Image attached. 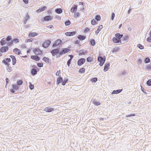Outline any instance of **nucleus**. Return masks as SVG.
Wrapping results in <instances>:
<instances>
[{
  "label": "nucleus",
  "mask_w": 151,
  "mask_h": 151,
  "mask_svg": "<svg viewBox=\"0 0 151 151\" xmlns=\"http://www.w3.org/2000/svg\"><path fill=\"white\" fill-rule=\"evenodd\" d=\"M69 52V50L67 48H62L60 49L57 48L52 50L50 51V53L52 56L56 55V58H58Z\"/></svg>",
  "instance_id": "f257e3e1"
},
{
  "label": "nucleus",
  "mask_w": 151,
  "mask_h": 151,
  "mask_svg": "<svg viewBox=\"0 0 151 151\" xmlns=\"http://www.w3.org/2000/svg\"><path fill=\"white\" fill-rule=\"evenodd\" d=\"M115 37L112 38L113 41L115 43H119V45L122 44L121 38L123 36L122 34H120L119 33H116L115 35Z\"/></svg>",
  "instance_id": "f03ea898"
},
{
  "label": "nucleus",
  "mask_w": 151,
  "mask_h": 151,
  "mask_svg": "<svg viewBox=\"0 0 151 151\" xmlns=\"http://www.w3.org/2000/svg\"><path fill=\"white\" fill-rule=\"evenodd\" d=\"M106 60V58L104 56L102 57L100 56V54H99V55L98 57L97 60L100 63L99 65L101 66H103Z\"/></svg>",
  "instance_id": "7ed1b4c3"
},
{
  "label": "nucleus",
  "mask_w": 151,
  "mask_h": 151,
  "mask_svg": "<svg viewBox=\"0 0 151 151\" xmlns=\"http://www.w3.org/2000/svg\"><path fill=\"white\" fill-rule=\"evenodd\" d=\"M62 41L60 39H58L56 40L53 44L52 45V47L53 48L55 47L58 46L60 47V45L61 44Z\"/></svg>",
  "instance_id": "20e7f679"
},
{
  "label": "nucleus",
  "mask_w": 151,
  "mask_h": 151,
  "mask_svg": "<svg viewBox=\"0 0 151 151\" xmlns=\"http://www.w3.org/2000/svg\"><path fill=\"white\" fill-rule=\"evenodd\" d=\"M51 43V41L49 40H46L42 44V47L44 48H47L48 47Z\"/></svg>",
  "instance_id": "39448f33"
},
{
  "label": "nucleus",
  "mask_w": 151,
  "mask_h": 151,
  "mask_svg": "<svg viewBox=\"0 0 151 151\" xmlns=\"http://www.w3.org/2000/svg\"><path fill=\"white\" fill-rule=\"evenodd\" d=\"M126 74L127 72L125 70H121L119 73L118 76L119 77L124 78L126 76Z\"/></svg>",
  "instance_id": "423d86ee"
},
{
  "label": "nucleus",
  "mask_w": 151,
  "mask_h": 151,
  "mask_svg": "<svg viewBox=\"0 0 151 151\" xmlns=\"http://www.w3.org/2000/svg\"><path fill=\"white\" fill-rule=\"evenodd\" d=\"M13 89L10 90L11 92L13 93H14L15 92V90H18L19 88V86L16 84H13L12 86Z\"/></svg>",
  "instance_id": "0eeeda50"
},
{
  "label": "nucleus",
  "mask_w": 151,
  "mask_h": 151,
  "mask_svg": "<svg viewBox=\"0 0 151 151\" xmlns=\"http://www.w3.org/2000/svg\"><path fill=\"white\" fill-rule=\"evenodd\" d=\"M14 42L16 43H18L19 42V40L18 38H14L13 40H12L9 42H7V45L9 46H11L12 45Z\"/></svg>",
  "instance_id": "6e6552de"
},
{
  "label": "nucleus",
  "mask_w": 151,
  "mask_h": 151,
  "mask_svg": "<svg viewBox=\"0 0 151 151\" xmlns=\"http://www.w3.org/2000/svg\"><path fill=\"white\" fill-rule=\"evenodd\" d=\"M86 61V59L83 58H80L78 61L77 64L78 66H81L83 65Z\"/></svg>",
  "instance_id": "1a4fd4ad"
},
{
  "label": "nucleus",
  "mask_w": 151,
  "mask_h": 151,
  "mask_svg": "<svg viewBox=\"0 0 151 151\" xmlns=\"http://www.w3.org/2000/svg\"><path fill=\"white\" fill-rule=\"evenodd\" d=\"M33 52L36 54L41 55L42 54L43 51L41 50L38 48H36L33 50Z\"/></svg>",
  "instance_id": "9d476101"
},
{
  "label": "nucleus",
  "mask_w": 151,
  "mask_h": 151,
  "mask_svg": "<svg viewBox=\"0 0 151 151\" xmlns=\"http://www.w3.org/2000/svg\"><path fill=\"white\" fill-rule=\"evenodd\" d=\"M54 108L49 106L45 107L44 109V111L47 112H51L54 111Z\"/></svg>",
  "instance_id": "9b49d317"
},
{
  "label": "nucleus",
  "mask_w": 151,
  "mask_h": 151,
  "mask_svg": "<svg viewBox=\"0 0 151 151\" xmlns=\"http://www.w3.org/2000/svg\"><path fill=\"white\" fill-rule=\"evenodd\" d=\"M52 17L49 15L46 16L43 18L42 20L45 21H48L49 20H52Z\"/></svg>",
  "instance_id": "f8f14e48"
},
{
  "label": "nucleus",
  "mask_w": 151,
  "mask_h": 151,
  "mask_svg": "<svg viewBox=\"0 0 151 151\" xmlns=\"http://www.w3.org/2000/svg\"><path fill=\"white\" fill-rule=\"evenodd\" d=\"M9 50V47L7 46H3L0 49V52H4L7 51Z\"/></svg>",
  "instance_id": "ddd939ff"
},
{
  "label": "nucleus",
  "mask_w": 151,
  "mask_h": 151,
  "mask_svg": "<svg viewBox=\"0 0 151 151\" xmlns=\"http://www.w3.org/2000/svg\"><path fill=\"white\" fill-rule=\"evenodd\" d=\"M76 33V31H73L71 32H67L65 33V35L67 36H71L75 35Z\"/></svg>",
  "instance_id": "4468645a"
},
{
  "label": "nucleus",
  "mask_w": 151,
  "mask_h": 151,
  "mask_svg": "<svg viewBox=\"0 0 151 151\" xmlns=\"http://www.w3.org/2000/svg\"><path fill=\"white\" fill-rule=\"evenodd\" d=\"M30 58L31 59L36 61H39L40 59V57L37 55H31L30 56Z\"/></svg>",
  "instance_id": "2eb2a0df"
},
{
  "label": "nucleus",
  "mask_w": 151,
  "mask_h": 151,
  "mask_svg": "<svg viewBox=\"0 0 151 151\" xmlns=\"http://www.w3.org/2000/svg\"><path fill=\"white\" fill-rule=\"evenodd\" d=\"M47 8V7L46 6H44L37 10L36 12L37 13H40L45 10Z\"/></svg>",
  "instance_id": "dca6fc26"
},
{
  "label": "nucleus",
  "mask_w": 151,
  "mask_h": 151,
  "mask_svg": "<svg viewBox=\"0 0 151 151\" xmlns=\"http://www.w3.org/2000/svg\"><path fill=\"white\" fill-rule=\"evenodd\" d=\"M77 6L76 5H73L70 9L71 12L73 13H75L77 11Z\"/></svg>",
  "instance_id": "f3484780"
},
{
  "label": "nucleus",
  "mask_w": 151,
  "mask_h": 151,
  "mask_svg": "<svg viewBox=\"0 0 151 151\" xmlns=\"http://www.w3.org/2000/svg\"><path fill=\"white\" fill-rule=\"evenodd\" d=\"M13 51L18 55H19L21 54V50L17 48H14L13 50Z\"/></svg>",
  "instance_id": "a211bd4d"
},
{
  "label": "nucleus",
  "mask_w": 151,
  "mask_h": 151,
  "mask_svg": "<svg viewBox=\"0 0 151 151\" xmlns=\"http://www.w3.org/2000/svg\"><path fill=\"white\" fill-rule=\"evenodd\" d=\"M109 66H110L109 63H106L105 64V65L104 66V72L107 71L109 69Z\"/></svg>",
  "instance_id": "6ab92c4d"
},
{
  "label": "nucleus",
  "mask_w": 151,
  "mask_h": 151,
  "mask_svg": "<svg viewBox=\"0 0 151 151\" xmlns=\"http://www.w3.org/2000/svg\"><path fill=\"white\" fill-rule=\"evenodd\" d=\"M63 81V78L61 76L58 77L57 80L56 84L58 85Z\"/></svg>",
  "instance_id": "aec40b11"
},
{
  "label": "nucleus",
  "mask_w": 151,
  "mask_h": 151,
  "mask_svg": "<svg viewBox=\"0 0 151 151\" xmlns=\"http://www.w3.org/2000/svg\"><path fill=\"white\" fill-rule=\"evenodd\" d=\"M30 73L32 76H34L37 74V71L35 69L33 68L31 70Z\"/></svg>",
  "instance_id": "412c9836"
},
{
  "label": "nucleus",
  "mask_w": 151,
  "mask_h": 151,
  "mask_svg": "<svg viewBox=\"0 0 151 151\" xmlns=\"http://www.w3.org/2000/svg\"><path fill=\"white\" fill-rule=\"evenodd\" d=\"M122 89H118L116 90H114L112 92V94H116L121 93L122 91Z\"/></svg>",
  "instance_id": "4be33fe9"
},
{
  "label": "nucleus",
  "mask_w": 151,
  "mask_h": 151,
  "mask_svg": "<svg viewBox=\"0 0 151 151\" xmlns=\"http://www.w3.org/2000/svg\"><path fill=\"white\" fill-rule=\"evenodd\" d=\"M77 38L80 40H83L86 38V36L82 35H79L77 36Z\"/></svg>",
  "instance_id": "5701e85b"
},
{
  "label": "nucleus",
  "mask_w": 151,
  "mask_h": 151,
  "mask_svg": "<svg viewBox=\"0 0 151 151\" xmlns=\"http://www.w3.org/2000/svg\"><path fill=\"white\" fill-rule=\"evenodd\" d=\"M103 28V26L101 25H100L99 26L97 30L95 31V33L96 35H97L99 33V32Z\"/></svg>",
  "instance_id": "b1692460"
},
{
  "label": "nucleus",
  "mask_w": 151,
  "mask_h": 151,
  "mask_svg": "<svg viewBox=\"0 0 151 151\" xmlns=\"http://www.w3.org/2000/svg\"><path fill=\"white\" fill-rule=\"evenodd\" d=\"M0 44L1 46H4L6 43V41L5 38H3L0 42Z\"/></svg>",
  "instance_id": "393cba45"
},
{
  "label": "nucleus",
  "mask_w": 151,
  "mask_h": 151,
  "mask_svg": "<svg viewBox=\"0 0 151 151\" xmlns=\"http://www.w3.org/2000/svg\"><path fill=\"white\" fill-rule=\"evenodd\" d=\"M42 60L47 63H49L50 61H51L49 58L45 57H44Z\"/></svg>",
  "instance_id": "a878e982"
},
{
  "label": "nucleus",
  "mask_w": 151,
  "mask_h": 151,
  "mask_svg": "<svg viewBox=\"0 0 151 151\" xmlns=\"http://www.w3.org/2000/svg\"><path fill=\"white\" fill-rule=\"evenodd\" d=\"M29 18V16L28 13L27 14L24 19V24H25Z\"/></svg>",
  "instance_id": "bb28decb"
},
{
  "label": "nucleus",
  "mask_w": 151,
  "mask_h": 151,
  "mask_svg": "<svg viewBox=\"0 0 151 151\" xmlns=\"http://www.w3.org/2000/svg\"><path fill=\"white\" fill-rule=\"evenodd\" d=\"M55 12L58 14H60L63 12V9L61 8H57L55 9Z\"/></svg>",
  "instance_id": "cd10ccee"
},
{
  "label": "nucleus",
  "mask_w": 151,
  "mask_h": 151,
  "mask_svg": "<svg viewBox=\"0 0 151 151\" xmlns=\"http://www.w3.org/2000/svg\"><path fill=\"white\" fill-rule=\"evenodd\" d=\"M68 78H65L63 80L62 85L63 86H65L66 83L68 82Z\"/></svg>",
  "instance_id": "c85d7f7f"
},
{
  "label": "nucleus",
  "mask_w": 151,
  "mask_h": 151,
  "mask_svg": "<svg viewBox=\"0 0 151 151\" xmlns=\"http://www.w3.org/2000/svg\"><path fill=\"white\" fill-rule=\"evenodd\" d=\"M6 40L7 43V42H9L11 40H12V37L11 36L9 35L6 38H5Z\"/></svg>",
  "instance_id": "c756f323"
},
{
  "label": "nucleus",
  "mask_w": 151,
  "mask_h": 151,
  "mask_svg": "<svg viewBox=\"0 0 151 151\" xmlns=\"http://www.w3.org/2000/svg\"><path fill=\"white\" fill-rule=\"evenodd\" d=\"M38 35L37 33L35 32H30L29 33V36L34 37Z\"/></svg>",
  "instance_id": "7c9ffc66"
},
{
  "label": "nucleus",
  "mask_w": 151,
  "mask_h": 151,
  "mask_svg": "<svg viewBox=\"0 0 151 151\" xmlns=\"http://www.w3.org/2000/svg\"><path fill=\"white\" fill-rule=\"evenodd\" d=\"M82 52H81L80 54H79V55L80 56L82 55H85L88 52L87 50L84 51L83 49H81Z\"/></svg>",
  "instance_id": "2f4dec72"
},
{
  "label": "nucleus",
  "mask_w": 151,
  "mask_h": 151,
  "mask_svg": "<svg viewBox=\"0 0 151 151\" xmlns=\"http://www.w3.org/2000/svg\"><path fill=\"white\" fill-rule=\"evenodd\" d=\"M93 102L94 104L96 106H98L101 104L100 102L96 101L95 99L93 100Z\"/></svg>",
  "instance_id": "473e14b6"
},
{
  "label": "nucleus",
  "mask_w": 151,
  "mask_h": 151,
  "mask_svg": "<svg viewBox=\"0 0 151 151\" xmlns=\"http://www.w3.org/2000/svg\"><path fill=\"white\" fill-rule=\"evenodd\" d=\"M91 45L92 46H94L96 44L95 40L94 39H91L90 41Z\"/></svg>",
  "instance_id": "72a5a7b5"
},
{
  "label": "nucleus",
  "mask_w": 151,
  "mask_h": 151,
  "mask_svg": "<svg viewBox=\"0 0 151 151\" xmlns=\"http://www.w3.org/2000/svg\"><path fill=\"white\" fill-rule=\"evenodd\" d=\"M150 60L149 57H146L145 59L144 62L145 63H147L150 62Z\"/></svg>",
  "instance_id": "f704fd0d"
},
{
  "label": "nucleus",
  "mask_w": 151,
  "mask_h": 151,
  "mask_svg": "<svg viewBox=\"0 0 151 151\" xmlns=\"http://www.w3.org/2000/svg\"><path fill=\"white\" fill-rule=\"evenodd\" d=\"M90 80L92 83H95L98 81V78L96 77H94L91 78Z\"/></svg>",
  "instance_id": "c9c22d12"
},
{
  "label": "nucleus",
  "mask_w": 151,
  "mask_h": 151,
  "mask_svg": "<svg viewBox=\"0 0 151 151\" xmlns=\"http://www.w3.org/2000/svg\"><path fill=\"white\" fill-rule=\"evenodd\" d=\"M91 23L92 25H94L97 24L98 23V22L93 19L91 20Z\"/></svg>",
  "instance_id": "e433bc0d"
},
{
  "label": "nucleus",
  "mask_w": 151,
  "mask_h": 151,
  "mask_svg": "<svg viewBox=\"0 0 151 151\" xmlns=\"http://www.w3.org/2000/svg\"><path fill=\"white\" fill-rule=\"evenodd\" d=\"M85 68H83L80 69L78 71V72L81 73H83L85 72Z\"/></svg>",
  "instance_id": "4c0bfd02"
},
{
  "label": "nucleus",
  "mask_w": 151,
  "mask_h": 151,
  "mask_svg": "<svg viewBox=\"0 0 151 151\" xmlns=\"http://www.w3.org/2000/svg\"><path fill=\"white\" fill-rule=\"evenodd\" d=\"M23 83V82L21 80H18L17 82V85L18 86H19L22 84Z\"/></svg>",
  "instance_id": "58836bf2"
},
{
  "label": "nucleus",
  "mask_w": 151,
  "mask_h": 151,
  "mask_svg": "<svg viewBox=\"0 0 151 151\" xmlns=\"http://www.w3.org/2000/svg\"><path fill=\"white\" fill-rule=\"evenodd\" d=\"M74 14L73 15V17L75 18H76L80 16V14L78 12H76L74 13Z\"/></svg>",
  "instance_id": "ea45409f"
},
{
  "label": "nucleus",
  "mask_w": 151,
  "mask_h": 151,
  "mask_svg": "<svg viewBox=\"0 0 151 151\" xmlns=\"http://www.w3.org/2000/svg\"><path fill=\"white\" fill-rule=\"evenodd\" d=\"M95 19L97 21H99L101 19V17L100 15H98L96 16Z\"/></svg>",
  "instance_id": "a19ab883"
},
{
  "label": "nucleus",
  "mask_w": 151,
  "mask_h": 151,
  "mask_svg": "<svg viewBox=\"0 0 151 151\" xmlns=\"http://www.w3.org/2000/svg\"><path fill=\"white\" fill-rule=\"evenodd\" d=\"M70 24L71 22L69 20H66L65 22V24L66 26L69 25Z\"/></svg>",
  "instance_id": "79ce46f5"
},
{
  "label": "nucleus",
  "mask_w": 151,
  "mask_h": 151,
  "mask_svg": "<svg viewBox=\"0 0 151 151\" xmlns=\"http://www.w3.org/2000/svg\"><path fill=\"white\" fill-rule=\"evenodd\" d=\"M12 65H14L16 64L17 62V60L15 57H14V58H12Z\"/></svg>",
  "instance_id": "37998d69"
},
{
  "label": "nucleus",
  "mask_w": 151,
  "mask_h": 151,
  "mask_svg": "<svg viewBox=\"0 0 151 151\" xmlns=\"http://www.w3.org/2000/svg\"><path fill=\"white\" fill-rule=\"evenodd\" d=\"M2 62L5 65H9V63L7 61V60L6 59L5 60H2Z\"/></svg>",
  "instance_id": "c03bdc74"
},
{
  "label": "nucleus",
  "mask_w": 151,
  "mask_h": 151,
  "mask_svg": "<svg viewBox=\"0 0 151 151\" xmlns=\"http://www.w3.org/2000/svg\"><path fill=\"white\" fill-rule=\"evenodd\" d=\"M146 84L148 86H151V79H149L147 81Z\"/></svg>",
  "instance_id": "a18cd8bd"
},
{
  "label": "nucleus",
  "mask_w": 151,
  "mask_h": 151,
  "mask_svg": "<svg viewBox=\"0 0 151 151\" xmlns=\"http://www.w3.org/2000/svg\"><path fill=\"white\" fill-rule=\"evenodd\" d=\"M129 37L127 36H123L122 39V40L126 41L127 40L129 39Z\"/></svg>",
  "instance_id": "49530a36"
},
{
  "label": "nucleus",
  "mask_w": 151,
  "mask_h": 151,
  "mask_svg": "<svg viewBox=\"0 0 151 151\" xmlns=\"http://www.w3.org/2000/svg\"><path fill=\"white\" fill-rule=\"evenodd\" d=\"M29 88L30 89H33L34 88V85L33 84H32L30 82H29Z\"/></svg>",
  "instance_id": "de8ad7c7"
},
{
  "label": "nucleus",
  "mask_w": 151,
  "mask_h": 151,
  "mask_svg": "<svg viewBox=\"0 0 151 151\" xmlns=\"http://www.w3.org/2000/svg\"><path fill=\"white\" fill-rule=\"evenodd\" d=\"M137 47L140 49L142 50L144 49V47L140 44H139L137 45Z\"/></svg>",
  "instance_id": "09e8293b"
},
{
  "label": "nucleus",
  "mask_w": 151,
  "mask_h": 151,
  "mask_svg": "<svg viewBox=\"0 0 151 151\" xmlns=\"http://www.w3.org/2000/svg\"><path fill=\"white\" fill-rule=\"evenodd\" d=\"M119 48L118 47H115L114 48L112 51V52L114 53V52H116L119 50Z\"/></svg>",
  "instance_id": "8fccbe9b"
},
{
  "label": "nucleus",
  "mask_w": 151,
  "mask_h": 151,
  "mask_svg": "<svg viewBox=\"0 0 151 151\" xmlns=\"http://www.w3.org/2000/svg\"><path fill=\"white\" fill-rule=\"evenodd\" d=\"M93 59L91 57H88L87 58L86 60L87 62H91L92 60Z\"/></svg>",
  "instance_id": "3c124183"
},
{
  "label": "nucleus",
  "mask_w": 151,
  "mask_h": 151,
  "mask_svg": "<svg viewBox=\"0 0 151 151\" xmlns=\"http://www.w3.org/2000/svg\"><path fill=\"white\" fill-rule=\"evenodd\" d=\"M115 14L114 12L111 13V20H113L114 19V17H115Z\"/></svg>",
  "instance_id": "603ef678"
},
{
  "label": "nucleus",
  "mask_w": 151,
  "mask_h": 151,
  "mask_svg": "<svg viewBox=\"0 0 151 151\" xmlns=\"http://www.w3.org/2000/svg\"><path fill=\"white\" fill-rule=\"evenodd\" d=\"M136 115L134 114H130L127 115L126 116V117H128L132 116H135Z\"/></svg>",
  "instance_id": "864d4df0"
},
{
  "label": "nucleus",
  "mask_w": 151,
  "mask_h": 151,
  "mask_svg": "<svg viewBox=\"0 0 151 151\" xmlns=\"http://www.w3.org/2000/svg\"><path fill=\"white\" fill-rule=\"evenodd\" d=\"M37 63V66L39 67H42L43 66V64L42 63Z\"/></svg>",
  "instance_id": "5fc2aeb1"
},
{
  "label": "nucleus",
  "mask_w": 151,
  "mask_h": 151,
  "mask_svg": "<svg viewBox=\"0 0 151 151\" xmlns=\"http://www.w3.org/2000/svg\"><path fill=\"white\" fill-rule=\"evenodd\" d=\"M146 70H149L151 69V66L149 65H147L146 67Z\"/></svg>",
  "instance_id": "6e6d98bb"
},
{
  "label": "nucleus",
  "mask_w": 151,
  "mask_h": 151,
  "mask_svg": "<svg viewBox=\"0 0 151 151\" xmlns=\"http://www.w3.org/2000/svg\"><path fill=\"white\" fill-rule=\"evenodd\" d=\"M8 66V68H7V70L8 72H11L12 70V68L11 67L9 66V65H7Z\"/></svg>",
  "instance_id": "4d7b16f0"
},
{
  "label": "nucleus",
  "mask_w": 151,
  "mask_h": 151,
  "mask_svg": "<svg viewBox=\"0 0 151 151\" xmlns=\"http://www.w3.org/2000/svg\"><path fill=\"white\" fill-rule=\"evenodd\" d=\"M141 89L142 91L145 94H147V93L145 91V89L142 86H141Z\"/></svg>",
  "instance_id": "13d9d810"
},
{
  "label": "nucleus",
  "mask_w": 151,
  "mask_h": 151,
  "mask_svg": "<svg viewBox=\"0 0 151 151\" xmlns=\"http://www.w3.org/2000/svg\"><path fill=\"white\" fill-rule=\"evenodd\" d=\"M146 40L148 42H151V37H150V36L147 38Z\"/></svg>",
  "instance_id": "bf43d9fd"
},
{
  "label": "nucleus",
  "mask_w": 151,
  "mask_h": 151,
  "mask_svg": "<svg viewBox=\"0 0 151 151\" xmlns=\"http://www.w3.org/2000/svg\"><path fill=\"white\" fill-rule=\"evenodd\" d=\"M71 60H68L67 62V65L68 67L70 66V65L71 63Z\"/></svg>",
  "instance_id": "052dcab7"
},
{
  "label": "nucleus",
  "mask_w": 151,
  "mask_h": 151,
  "mask_svg": "<svg viewBox=\"0 0 151 151\" xmlns=\"http://www.w3.org/2000/svg\"><path fill=\"white\" fill-rule=\"evenodd\" d=\"M33 40V38H30V39H27L26 40L27 41V42H32Z\"/></svg>",
  "instance_id": "680f3d73"
},
{
  "label": "nucleus",
  "mask_w": 151,
  "mask_h": 151,
  "mask_svg": "<svg viewBox=\"0 0 151 151\" xmlns=\"http://www.w3.org/2000/svg\"><path fill=\"white\" fill-rule=\"evenodd\" d=\"M79 5H82L83 6H84L86 5L84 3L82 2H79Z\"/></svg>",
  "instance_id": "e2e57ef3"
},
{
  "label": "nucleus",
  "mask_w": 151,
  "mask_h": 151,
  "mask_svg": "<svg viewBox=\"0 0 151 151\" xmlns=\"http://www.w3.org/2000/svg\"><path fill=\"white\" fill-rule=\"evenodd\" d=\"M90 30V29L88 28H86L84 30V32L85 33H86L88 31H89Z\"/></svg>",
  "instance_id": "0e129e2a"
},
{
  "label": "nucleus",
  "mask_w": 151,
  "mask_h": 151,
  "mask_svg": "<svg viewBox=\"0 0 151 151\" xmlns=\"http://www.w3.org/2000/svg\"><path fill=\"white\" fill-rule=\"evenodd\" d=\"M80 42V41L78 40H77L75 41L74 42L75 44L78 45Z\"/></svg>",
  "instance_id": "69168bd1"
},
{
  "label": "nucleus",
  "mask_w": 151,
  "mask_h": 151,
  "mask_svg": "<svg viewBox=\"0 0 151 151\" xmlns=\"http://www.w3.org/2000/svg\"><path fill=\"white\" fill-rule=\"evenodd\" d=\"M5 80L6 81V85H7L9 83V80L8 78H6Z\"/></svg>",
  "instance_id": "338daca9"
},
{
  "label": "nucleus",
  "mask_w": 151,
  "mask_h": 151,
  "mask_svg": "<svg viewBox=\"0 0 151 151\" xmlns=\"http://www.w3.org/2000/svg\"><path fill=\"white\" fill-rule=\"evenodd\" d=\"M142 60L141 59H139L137 61V63L139 64H141L142 63Z\"/></svg>",
  "instance_id": "774afa93"
}]
</instances>
